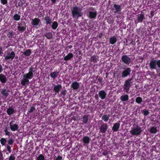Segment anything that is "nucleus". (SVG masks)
Returning <instances> with one entry per match:
<instances>
[{"label":"nucleus","instance_id":"obj_1","mask_svg":"<svg viewBox=\"0 0 160 160\" xmlns=\"http://www.w3.org/2000/svg\"><path fill=\"white\" fill-rule=\"evenodd\" d=\"M82 8L75 6L73 7L71 10L72 17L73 18L78 19L82 15Z\"/></svg>","mask_w":160,"mask_h":160},{"label":"nucleus","instance_id":"obj_2","mask_svg":"<svg viewBox=\"0 0 160 160\" xmlns=\"http://www.w3.org/2000/svg\"><path fill=\"white\" fill-rule=\"evenodd\" d=\"M150 153H149L148 151L147 152V151H138V154L139 155V156H141L142 158H144V157L148 158L150 156H154L156 155H153V152L154 151L156 153L158 152V151H150Z\"/></svg>","mask_w":160,"mask_h":160},{"label":"nucleus","instance_id":"obj_3","mask_svg":"<svg viewBox=\"0 0 160 160\" xmlns=\"http://www.w3.org/2000/svg\"><path fill=\"white\" fill-rule=\"evenodd\" d=\"M149 64L151 69H156L157 65L158 67L160 68V60L157 61L154 58H153L150 61Z\"/></svg>","mask_w":160,"mask_h":160},{"label":"nucleus","instance_id":"obj_4","mask_svg":"<svg viewBox=\"0 0 160 160\" xmlns=\"http://www.w3.org/2000/svg\"><path fill=\"white\" fill-rule=\"evenodd\" d=\"M18 26V31L20 33L25 31L26 29V24L24 21H22Z\"/></svg>","mask_w":160,"mask_h":160},{"label":"nucleus","instance_id":"obj_5","mask_svg":"<svg viewBox=\"0 0 160 160\" xmlns=\"http://www.w3.org/2000/svg\"><path fill=\"white\" fill-rule=\"evenodd\" d=\"M141 132V128L137 125H135L132 131V134L135 135H138Z\"/></svg>","mask_w":160,"mask_h":160},{"label":"nucleus","instance_id":"obj_6","mask_svg":"<svg viewBox=\"0 0 160 160\" xmlns=\"http://www.w3.org/2000/svg\"><path fill=\"white\" fill-rule=\"evenodd\" d=\"M15 122L14 120H12L9 123V126L11 130L12 131H17L19 128L18 125L16 124H13Z\"/></svg>","mask_w":160,"mask_h":160},{"label":"nucleus","instance_id":"obj_7","mask_svg":"<svg viewBox=\"0 0 160 160\" xmlns=\"http://www.w3.org/2000/svg\"><path fill=\"white\" fill-rule=\"evenodd\" d=\"M100 132L102 133H105L108 128V125L106 123L103 122L99 126Z\"/></svg>","mask_w":160,"mask_h":160},{"label":"nucleus","instance_id":"obj_8","mask_svg":"<svg viewBox=\"0 0 160 160\" xmlns=\"http://www.w3.org/2000/svg\"><path fill=\"white\" fill-rule=\"evenodd\" d=\"M15 53L13 51L10 52H7L6 56L5 57V59L6 60L11 59L12 60L14 58Z\"/></svg>","mask_w":160,"mask_h":160},{"label":"nucleus","instance_id":"obj_9","mask_svg":"<svg viewBox=\"0 0 160 160\" xmlns=\"http://www.w3.org/2000/svg\"><path fill=\"white\" fill-rule=\"evenodd\" d=\"M0 141L1 144L2 146H5L7 148V150H11V146L8 145L6 144L7 142V140H6V138H1L0 140Z\"/></svg>","mask_w":160,"mask_h":160},{"label":"nucleus","instance_id":"obj_10","mask_svg":"<svg viewBox=\"0 0 160 160\" xmlns=\"http://www.w3.org/2000/svg\"><path fill=\"white\" fill-rule=\"evenodd\" d=\"M9 90L7 88L2 89L1 91V93L2 95L5 98H6L9 95Z\"/></svg>","mask_w":160,"mask_h":160},{"label":"nucleus","instance_id":"obj_11","mask_svg":"<svg viewBox=\"0 0 160 160\" xmlns=\"http://www.w3.org/2000/svg\"><path fill=\"white\" fill-rule=\"evenodd\" d=\"M122 61L126 64H129L130 61V58L128 57L127 55H123L121 58Z\"/></svg>","mask_w":160,"mask_h":160},{"label":"nucleus","instance_id":"obj_12","mask_svg":"<svg viewBox=\"0 0 160 160\" xmlns=\"http://www.w3.org/2000/svg\"><path fill=\"white\" fill-rule=\"evenodd\" d=\"M62 89V86L61 84H58L55 85L53 87V90L57 93H58L59 91Z\"/></svg>","mask_w":160,"mask_h":160},{"label":"nucleus","instance_id":"obj_13","mask_svg":"<svg viewBox=\"0 0 160 160\" xmlns=\"http://www.w3.org/2000/svg\"><path fill=\"white\" fill-rule=\"evenodd\" d=\"M97 14V12L96 11L95 12L90 11L88 13V18L90 19H94L96 18Z\"/></svg>","mask_w":160,"mask_h":160},{"label":"nucleus","instance_id":"obj_14","mask_svg":"<svg viewBox=\"0 0 160 160\" xmlns=\"http://www.w3.org/2000/svg\"><path fill=\"white\" fill-rule=\"evenodd\" d=\"M98 94L99 97L102 99H105L107 95L105 91L103 90H101L99 91Z\"/></svg>","mask_w":160,"mask_h":160},{"label":"nucleus","instance_id":"obj_15","mask_svg":"<svg viewBox=\"0 0 160 160\" xmlns=\"http://www.w3.org/2000/svg\"><path fill=\"white\" fill-rule=\"evenodd\" d=\"M52 18H50L49 16L47 15L44 18V20L46 21V24L47 25H51L52 23Z\"/></svg>","mask_w":160,"mask_h":160},{"label":"nucleus","instance_id":"obj_16","mask_svg":"<svg viewBox=\"0 0 160 160\" xmlns=\"http://www.w3.org/2000/svg\"><path fill=\"white\" fill-rule=\"evenodd\" d=\"M29 83V79L23 76V78L21 81V84L23 86L27 85Z\"/></svg>","mask_w":160,"mask_h":160},{"label":"nucleus","instance_id":"obj_17","mask_svg":"<svg viewBox=\"0 0 160 160\" xmlns=\"http://www.w3.org/2000/svg\"><path fill=\"white\" fill-rule=\"evenodd\" d=\"M40 22V20L39 18H35L32 19L31 23L32 25L35 26L38 25Z\"/></svg>","mask_w":160,"mask_h":160},{"label":"nucleus","instance_id":"obj_18","mask_svg":"<svg viewBox=\"0 0 160 160\" xmlns=\"http://www.w3.org/2000/svg\"><path fill=\"white\" fill-rule=\"evenodd\" d=\"M130 74V68H127L122 73V77H127Z\"/></svg>","mask_w":160,"mask_h":160},{"label":"nucleus","instance_id":"obj_19","mask_svg":"<svg viewBox=\"0 0 160 160\" xmlns=\"http://www.w3.org/2000/svg\"><path fill=\"white\" fill-rule=\"evenodd\" d=\"M79 86V84L77 81H75L72 83L71 85V87L73 90L77 89Z\"/></svg>","mask_w":160,"mask_h":160},{"label":"nucleus","instance_id":"obj_20","mask_svg":"<svg viewBox=\"0 0 160 160\" xmlns=\"http://www.w3.org/2000/svg\"><path fill=\"white\" fill-rule=\"evenodd\" d=\"M120 124L119 123H116L114 124L112 127V129L114 132L117 131L120 127Z\"/></svg>","mask_w":160,"mask_h":160},{"label":"nucleus","instance_id":"obj_21","mask_svg":"<svg viewBox=\"0 0 160 160\" xmlns=\"http://www.w3.org/2000/svg\"><path fill=\"white\" fill-rule=\"evenodd\" d=\"M90 140V138L89 137L87 136H84L82 138L83 142L85 144H88Z\"/></svg>","mask_w":160,"mask_h":160},{"label":"nucleus","instance_id":"obj_22","mask_svg":"<svg viewBox=\"0 0 160 160\" xmlns=\"http://www.w3.org/2000/svg\"><path fill=\"white\" fill-rule=\"evenodd\" d=\"M0 81L2 83H5L7 82V77L3 74H0Z\"/></svg>","mask_w":160,"mask_h":160},{"label":"nucleus","instance_id":"obj_23","mask_svg":"<svg viewBox=\"0 0 160 160\" xmlns=\"http://www.w3.org/2000/svg\"><path fill=\"white\" fill-rule=\"evenodd\" d=\"M23 76L28 79H31L33 77V73L31 72H28L26 74H24Z\"/></svg>","mask_w":160,"mask_h":160},{"label":"nucleus","instance_id":"obj_24","mask_svg":"<svg viewBox=\"0 0 160 160\" xmlns=\"http://www.w3.org/2000/svg\"><path fill=\"white\" fill-rule=\"evenodd\" d=\"M73 57V55L72 53H70L64 58L65 61H67L70 60Z\"/></svg>","mask_w":160,"mask_h":160},{"label":"nucleus","instance_id":"obj_25","mask_svg":"<svg viewBox=\"0 0 160 160\" xmlns=\"http://www.w3.org/2000/svg\"><path fill=\"white\" fill-rule=\"evenodd\" d=\"M59 73V72H58L57 71L54 72H52L50 73V76L51 77L55 79L57 77L58 74Z\"/></svg>","mask_w":160,"mask_h":160},{"label":"nucleus","instance_id":"obj_26","mask_svg":"<svg viewBox=\"0 0 160 160\" xmlns=\"http://www.w3.org/2000/svg\"><path fill=\"white\" fill-rule=\"evenodd\" d=\"M98 57L96 55H93L91 56L90 60L91 62H93L94 63H96L98 60Z\"/></svg>","mask_w":160,"mask_h":160},{"label":"nucleus","instance_id":"obj_27","mask_svg":"<svg viewBox=\"0 0 160 160\" xmlns=\"http://www.w3.org/2000/svg\"><path fill=\"white\" fill-rule=\"evenodd\" d=\"M31 50L30 49H26L23 53V54L25 56H29L31 54Z\"/></svg>","mask_w":160,"mask_h":160},{"label":"nucleus","instance_id":"obj_28","mask_svg":"<svg viewBox=\"0 0 160 160\" xmlns=\"http://www.w3.org/2000/svg\"><path fill=\"white\" fill-rule=\"evenodd\" d=\"M113 7L116 10V11L115 12V13H116L117 12H119L121 11V8L120 6L117 5L115 4L114 5Z\"/></svg>","mask_w":160,"mask_h":160},{"label":"nucleus","instance_id":"obj_29","mask_svg":"<svg viewBox=\"0 0 160 160\" xmlns=\"http://www.w3.org/2000/svg\"><path fill=\"white\" fill-rule=\"evenodd\" d=\"M7 112L8 115H11L14 113V111L12 108H9L7 109Z\"/></svg>","mask_w":160,"mask_h":160},{"label":"nucleus","instance_id":"obj_30","mask_svg":"<svg viewBox=\"0 0 160 160\" xmlns=\"http://www.w3.org/2000/svg\"><path fill=\"white\" fill-rule=\"evenodd\" d=\"M44 36L48 39L52 38L53 36L52 33L50 32H46L44 34Z\"/></svg>","mask_w":160,"mask_h":160},{"label":"nucleus","instance_id":"obj_31","mask_svg":"<svg viewBox=\"0 0 160 160\" xmlns=\"http://www.w3.org/2000/svg\"><path fill=\"white\" fill-rule=\"evenodd\" d=\"M110 115L109 114L108 115L107 114H104L103 115L102 117V119L104 120V121L107 122L108 120Z\"/></svg>","mask_w":160,"mask_h":160},{"label":"nucleus","instance_id":"obj_32","mask_svg":"<svg viewBox=\"0 0 160 160\" xmlns=\"http://www.w3.org/2000/svg\"><path fill=\"white\" fill-rule=\"evenodd\" d=\"M117 40L115 37H113L110 38L109 42L112 44H113L117 42Z\"/></svg>","mask_w":160,"mask_h":160},{"label":"nucleus","instance_id":"obj_33","mask_svg":"<svg viewBox=\"0 0 160 160\" xmlns=\"http://www.w3.org/2000/svg\"><path fill=\"white\" fill-rule=\"evenodd\" d=\"M120 99L122 101H126L128 100V96L127 94L124 95H122Z\"/></svg>","mask_w":160,"mask_h":160},{"label":"nucleus","instance_id":"obj_34","mask_svg":"<svg viewBox=\"0 0 160 160\" xmlns=\"http://www.w3.org/2000/svg\"><path fill=\"white\" fill-rule=\"evenodd\" d=\"M82 121L83 123H87L88 119V116L87 115H84L82 118Z\"/></svg>","mask_w":160,"mask_h":160},{"label":"nucleus","instance_id":"obj_35","mask_svg":"<svg viewBox=\"0 0 160 160\" xmlns=\"http://www.w3.org/2000/svg\"><path fill=\"white\" fill-rule=\"evenodd\" d=\"M58 26V22L56 21H54L52 23V28L53 29H56Z\"/></svg>","mask_w":160,"mask_h":160},{"label":"nucleus","instance_id":"obj_36","mask_svg":"<svg viewBox=\"0 0 160 160\" xmlns=\"http://www.w3.org/2000/svg\"><path fill=\"white\" fill-rule=\"evenodd\" d=\"M21 16L18 14H15L13 16V19L16 21H19L20 18Z\"/></svg>","mask_w":160,"mask_h":160},{"label":"nucleus","instance_id":"obj_37","mask_svg":"<svg viewBox=\"0 0 160 160\" xmlns=\"http://www.w3.org/2000/svg\"><path fill=\"white\" fill-rule=\"evenodd\" d=\"M144 18V16L142 14H139L138 16V21L140 22H142V20Z\"/></svg>","mask_w":160,"mask_h":160},{"label":"nucleus","instance_id":"obj_38","mask_svg":"<svg viewBox=\"0 0 160 160\" xmlns=\"http://www.w3.org/2000/svg\"><path fill=\"white\" fill-rule=\"evenodd\" d=\"M14 142V140L12 138H10L7 141V142H8L7 145L10 146H12Z\"/></svg>","mask_w":160,"mask_h":160},{"label":"nucleus","instance_id":"obj_39","mask_svg":"<svg viewBox=\"0 0 160 160\" xmlns=\"http://www.w3.org/2000/svg\"><path fill=\"white\" fill-rule=\"evenodd\" d=\"M150 131L151 133H156L157 132V128L155 127H152L151 128Z\"/></svg>","mask_w":160,"mask_h":160},{"label":"nucleus","instance_id":"obj_40","mask_svg":"<svg viewBox=\"0 0 160 160\" xmlns=\"http://www.w3.org/2000/svg\"><path fill=\"white\" fill-rule=\"evenodd\" d=\"M45 160V157L43 156V155L41 154L39 155L38 157L36 158V160Z\"/></svg>","mask_w":160,"mask_h":160},{"label":"nucleus","instance_id":"obj_41","mask_svg":"<svg viewBox=\"0 0 160 160\" xmlns=\"http://www.w3.org/2000/svg\"><path fill=\"white\" fill-rule=\"evenodd\" d=\"M142 99L140 97H138L136 99V102L138 103H140L142 102Z\"/></svg>","mask_w":160,"mask_h":160},{"label":"nucleus","instance_id":"obj_42","mask_svg":"<svg viewBox=\"0 0 160 160\" xmlns=\"http://www.w3.org/2000/svg\"><path fill=\"white\" fill-rule=\"evenodd\" d=\"M124 86H129L130 87V78H129L125 81V83Z\"/></svg>","mask_w":160,"mask_h":160},{"label":"nucleus","instance_id":"obj_43","mask_svg":"<svg viewBox=\"0 0 160 160\" xmlns=\"http://www.w3.org/2000/svg\"><path fill=\"white\" fill-rule=\"evenodd\" d=\"M4 132H5V135L6 136H10L11 135V133L9 132L8 131L7 128H6L4 130Z\"/></svg>","mask_w":160,"mask_h":160},{"label":"nucleus","instance_id":"obj_44","mask_svg":"<svg viewBox=\"0 0 160 160\" xmlns=\"http://www.w3.org/2000/svg\"><path fill=\"white\" fill-rule=\"evenodd\" d=\"M130 87L129 86H124L123 88L126 92L127 93L128 92Z\"/></svg>","mask_w":160,"mask_h":160},{"label":"nucleus","instance_id":"obj_45","mask_svg":"<svg viewBox=\"0 0 160 160\" xmlns=\"http://www.w3.org/2000/svg\"><path fill=\"white\" fill-rule=\"evenodd\" d=\"M67 91L66 90H63L61 92V94L63 96H64L66 94Z\"/></svg>","mask_w":160,"mask_h":160},{"label":"nucleus","instance_id":"obj_46","mask_svg":"<svg viewBox=\"0 0 160 160\" xmlns=\"http://www.w3.org/2000/svg\"><path fill=\"white\" fill-rule=\"evenodd\" d=\"M15 156L11 154L9 157V160H15Z\"/></svg>","mask_w":160,"mask_h":160},{"label":"nucleus","instance_id":"obj_47","mask_svg":"<svg viewBox=\"0 0 160 160\" xmlns=\"http://www.w3.org/2000/svg\"><path fill=\"white\" fill-rule=\"evenodd\" d=\"M0 1L2 5H5L7 4L8 2L7 0H1Z\"/></svg>","mask_w":160,"mask_h":160},{"label":"nucleus","instance_id":"obj_48","mask_svg":"<svg viewBox=\"0 0 160 160\" xmlns=\"http://www.w3.org/2000/svg\"><path fill=\"white\" fill-rule=\"evenodd\" d=\"M34 68L32 66H31V67L29 68V72H31L33 73L34 72V70H33Z\"/></svg>","mask_w":160,"mask_h":160},{"label":"nucleus","instance_id":"obj_49","mask_svg":"<svg viewBox=\"0 0 160 160\" xmlns=\"http://www.w3.org/2000/svg\"><path fill=\"white\" fill-rule=\"evenodd\" d=\"M35 109V107H31V108L30 109V110H28V112L29 113H32V112Z\"/></svg>","mask_w":160,"mask_h":160},{"label":"nucleus","instance_id":"obj_50","mask_svg":"<svg viewBox=\"0 0 160 160\" xmlns=\"http://www.w3.org/2000/svg\"><path fill=\"white\" fill-rule=\"evenodd\" d=\"M149 114V112L148 110H145L143 112V114L145 115H147Z\"/></svg>","mask_w":160,"mask_h":160},{"label":"nucleus","instance_id":"obj_51","mask_svg":"<svg viewBox=\"0 0 160 160\" xmlns=\"http://www.w3.org/2000/svg\"><path fill=\"white\" fill-rule=\"evenodd\" d=\"M62 157L60 156H58L57 157L56 159V160H62Z\"/></svg>","mask_w":160,"mask_h":160},{"label":"nucleus","instance_id":"obj_52","mask_svg":"<svg viewBox=\"0 0 160 160\" xmlns=\"http://www.w3.org/2000/svg\"><path fill=\"white\" fill-rule=\"evenodd\" d=\"M108 152L107 151H103V152L102 153V154L104 156L107 155L108 153Z\"/></svg>","mask_w":160,"mask_h":160},{"label":"nucleus","instance_id":"obj_53","mask_svg":"<svg viewBox=\"0 0 160 160\" xmlns=\"http://www.w3.org/2000/svg\"><path fill=\"white\" fill-rule=\"evenodd\" d=\"M23 3H24L22 1H21L18 3V5L19 6L22 7Z\"/></svg>","mask_w":160,"mask_h":160},{"label":"nucleus","instance_id":"obj_54","mask_svg":"<svg viewBox=\"0 0 160 160\" xmlns=\"http://www.w3.org/2000/svg\"><path fill=\"white\" fill-rule=\"evenodd\" d=\"M8 33L9 34L11 35V36H9V38H12V36L13 35V32H9Z\"/></svg>","mask_w":160,"mask_h":160},{"label":"nucleus","instance_id":"obj_55","mask_svg":"<svg viewBox=\"0 0 160 160\" xmlns=\"http://www.w3.org/2000/svg\"><path fill=\"white\" fill-rule=\"evenodd\" d=\"M3 67L0 64V73H1L3 71Z\"/></svg>","mask_w":160,"mask_h":160},{"label":"nucleus","instance_id":"obj_56","mask_svg":"<svg viewBox=\"0 0 160 160\" xmlns=\"http://www.w3.org/2000/svg\"><path fill=\"white\" fill-rule=\"evenodd\" d=\"M98 80L101 83L102 82V78L100 77H99L98 78Z\"/></svg>","mask_w":160,"mask_h":160},{"label":"nucleus","instance_id":"obj_57","mask_svg":"<svg viewBox=\"0 0 160 160\" xmlns=\"http://www.w3.org/2000/svg\"><path fill=\"white\" fill-rule=\"evenodd\" d=\"M3 54L2 48L0 47V56Z\"/></svg>","mask_w":160,"mask_h":160},{"label":"nucleus","instance_id":"obj_58","mask_svg":"<svg viewBox=\"0 0 160 160\" xmlns=\"http://www.w3.org/2000/svg\"><path fill=\"white\" fill-rule=\"evenodd\" d=\"M0 160H3L2 158V154L1 153V152H0Z\"/></svg>","mask_w":160,"mask_h":160},{"label":"nucleus","instance_id":"obj_59","mask_svg":"<svg viewBox=\"0 0 160 160\" xmlns=\"http://www.w3.org/2000/svg\"><path fill=\"white\" fill-rule=\"evenodd\" d=\"M51 1L53 4H55L56 3L57 0H51ZM57 1H58V0Z\"/></svg>","mask_w":160,"mask_h":160},{"label":"nucleus","instance_id":"obj_60","mask_svg":"<svg viewBox=\"0 0 160 160\" xmlns=\"http://www.w3.org/2000/svg\"><path fill=\"white\" fill-rule=\"evenodd\" d=\"M102 36V33H100L98 36V37L99 38H101Z\"/></svg>","mask_w":160,"mask_h":160},{"label":"nucleus","instance_id":"obj_61","mask_svg":"<svg viewBox=\"0 0 160 160\" xmlns=\"http://www.w3.org/2000/svg\"><path fill=\"white\" fill-rule=\"evenodd\" d=\"M95 98L96 99H98V95L96 94L95 96Z\"/></svg>","mask_w":160,"mask_h":160},{"label":"nucleus","instance_id":"obj_62","mask_svg":"<svg viewBox=\"0 0 160 160\" xmlns=\"http://www.w3.org/2000/svg\"><path fill=\"white\" fill-rule=\"evenodd\" d=\"M69 48H72V45H70L69 46Z\"/></svg>","mask_w":160,"mask_h":160},{"label":"nucleus","instance_id":"obj_63","mask_svg":"<svg viewBox=\"0 0 160 160\" xmlns=\"http://www.w3.org/2000/svg\"><path fill=\"white\" fill-rule=\"evenodd\" d=\"M3 151H4V150H3V151H2L1 152V151H0V152H1V154H2V152H3Z\"/></svg>","mask_w":160,"mask_h":160},{"label":"nucleus","instance_id":"obj_64","mask_svg":"<svg viewBox=\"0 0 160 160\" xmlns=\"http://www.w3.org/2000/svg\"><path fill=\"white\" fill-rule=\"evenodd\" d=\"M8 151L9 152H11V151H10V150H9V151Z\"/></svg>","mask_w":160,"mask_h":160}]
</instances>
